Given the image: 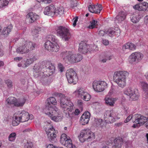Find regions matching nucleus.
I'll list each match as a JSON object with an SVG mask.
<instances>
[{"label": "nucleus", "instance_id": "nucleus-25", "mask_svg": "<svg viewBox=\"0 0 148 148\" xmlns=\"http://www.w3.org/2000/svg\"><path fill=\"white\" fill-rule=\"evenodd\" d=\"M143 17V16L141 14L135 12L134 14L130 17V19L133 23H138Z\"/></svg>", "mask_w": 148, "mask_h": 148}, {"label": "nucleus", "instance_id": "nucleus-16", "mask_svg": "<svg viewBox=\"0 0 148 148\" xmlns=\"http://www.w3.org/2000/svg\"><path fill=\"white\" fill-rule=\"evenodd\" d=\"M45 131L49 140L52 143L56 142V135L54 129L52 127L48 129H46Z\"/></svg>", "mask_w": 148, "mask_h": 148}, {"label": "nucleus", "instance_id": "nucleus-49", "mask_svg": "<svg viewBox=\"0 0 148 148\" xmlns=\"http://www.w3.org/2000/svg\"><path fill=\"white\" fill-rule=\"evenodd\" d=\"M130 98L133 100H137L138 99V96L134 92V93L129 96Z\"/></svg>", "mask_w": 148, "mask_h": 148}, {"label": "nucleus", "instance_id": "nucleus-51", "mask_svg": "<svg viewBox=\"0 0 148 148\" xmlns=\"http://www.w3.org/2000/svg\"><path fill=\"white\" fill-rule=\"evenodd\" d=\"M141 6L142 7L143 10H145L148 8V3L147 2H144L141 4Z\"/></svg>", "mask_w": 148, "mask_h": 148}, {"label": "nucleus", "instance_id": "nucleus-11", "mask_svg": "<svg viewBox=\"0 0 148 148\" xmlns=\"http://www.w3.org/2000/svg\"><path fill=\"white\" fill-rule=\"evenodd\" d=\"M107 84L104 81H94L93 83V88L97 92L103 91L107 87Z\"/></svg>", "mask_w": 148, "mask_h": 148}, {"label": "nucleus", "instance_id": "nucleus-60", "mask_svg": "<svg viewBox=\"0 0 148 148\" xmlns=\"http://www.w3.org/2000/svg\"><path fill=\"white\" fill-rule=\"evenodd\" d=\"M144 22L146 25H148V15H147L145 17Z\"/></svg>", "mask_w": 148, "mask_h": 148}, {"label": "nucleus", "instance_id": "nucleus-27", "mask_svg": "<svg viewBox=\"0 0 148 148\" xmlns=\"http://www.w3.org/2000/svg\"><path fill=\"white\" fill-rule=\"evenodd\" d=\"M24 46L27 47L29 51L34 49L36 46V44L29 40L26 41L25 42Z\"/></svg>", "mask_w": 148, "mask_h": 148}, {"label": "nucleus", "instance_id": "nucleus-3", "mask_svg": "<svg viewBox=\"0 0 148 148\" xmlns=\"http://www.w3.org/2000/svg\"><path fill=\"white\" fill-rule=\"evenodd\" d=\"M54 95L55 96L60 98V106L64 108V111L67 110L72 111L73 104L71 101L70 97L66 96L63 94L58 92H55Z\"/></svg>", "mask_w": 148, "mask_h": 148}, {"label": "nucleus", "instance_id": "nucleus-37", "mask_svg": "<svg viewBox=\"0 0 148 148\" xmlns=\"http://www.w3.org/2000/svg\"><path fill=\"white\" fill-rule=\"evenodd\" d=\"M93 10H95V12H93V13L96 14H99L100 13L101 11L102 10V5L101 4L94 5V7L93 8Z\"/></svg>", "mask_w": 148, "mask_h": 148}, {"label": "nucleus", "instance_id": "nucleus-23", "mask_svg": "<svg viewBox=\"0 0 148 148\" xmlns=\"http://www.w3.org/2000/svg\"><path fill=\"white\" fill-rule=\"evenodd\" d=\"M34 69L33 73L34 77H37L44 75L45 76V74H44L43 72L41 71V69L39 66H35Z\"/></svg>", "mask_w": 148, "mask_h": 148}, {"label": "nucleus", "instance_id": "nucleus-40", "mask_svg": "<svg viewBox=\"0 0 148 148\" xmlns=\"http://www.w3.org/2000/svg\"><path fill=\"white\" fill-rule=\"evenodd\" d=\"M12 122V124L13 126H15L18 125L19 124V123L21 122L19 121L18 116H15Z\"/></svg>", "mask_w": 148, "mask_h": 148}, {"label": "nucleus", "instance_id": "nucleus-58", "mask_svg": "<svg viewBox=\"0 0 148 148\" xmlns=\"http://www.w3.org/2000/svg\"><path fill=\"white\" fill-rule=\"evenodd\" d=\"M78 17L76 16L73 18L74 21L73 23V25L74 27H75L76 25V23L77 21Z\"/></svg>", "mask_w": 148, "mask_h": 148}, {"label": "nucleus", "instance_id": "nucleus-56", "mask_svg": "<svg viewBox=\"0 0 148 148\" xmlns=\"http://www.w3.org/2000/svg\"><path fill=\"white\" fill-rule=\"evenodd\" d=\"M106 34V31L100 30L99 32V34L100 36H103Z\"/></svg>", "mask_w": 148, "mask_h": 148}, {"label": "nucleus", "instance_id": "nucleus-15", "mask_svg": "<svg viewBox=\"0 0 148 148\" xmlns=\"http://www.w3.org/2000/svg\"><path fill=\"white\" fill-rule=\"evenodd\" d=\"M17 116H18L19 121L22 122L27 121L29 119H32L33 118L32 115H30L28 112L24 110L18 113Z\"/></svg>", "mask_w": 148, "mask_h": 148}, {"label": "nucleus", "instance_id": "nucleus-48", "mask_svg": "<svg viewBox=\"0 0 148 148\" xmlns=\"http://www.w3.org/2000/svg\"><path fill=\"white\" fill-rule=\"evenodd\" d=\"M44 79V81L42 82V84L44 85H49L53 81V80L50 77H49L47 79L46 78Z\"/></svg>", "mask_w": 148, "mask_h": 148}, {"label": "nucleus", "instance_id": "nucleus-14", "mask_svg": "<svg viewBox=\"0 0 148 148\" xmlns=\"http://www.w3.org/2000/svg\"><path fill=\"white\" fill-rule=\"evenodd\" d=\"M45 47L48 50L53 52L58 51L60 48L59 46L56 42H45Z\"/></svg>", "mask_w": 148, "mask_h": 148}, {"label": "nucleus", "instance_id": "nucleus-64", "mask_svg": "<svg viewBox=\"0 0 148 148\" xmlns=\"http://www.w3.org/2000/svg\"><path fill=\"white\" fill-rule=\"evenodd\" d=\"M47 148H56V146H54L53 144H49L47 146Z\"/></svg>", "mask_w": 148, "mask_h": 148}, {"label": "nucleus", "instance_id": "nucleus-20", "mask_svg": "<svg viewBox=\"0 0 148 148\" xmlns=\"http://www.w3.org/2000/svg\"><path fill=\"white\" fill-rule=\"evenodd\" d=\"M127 16L125 12L121 11L119 12L118 15L114 18L115 22L120 23L124 20Z\"/></svg>", "mask_w": 148, "mask_h": 148}, {"label": "nucleus", "instance_id": "nucleus-33", "mask_svg": "<svg viewBox=\"0 0 148 148\" xmlns=\"http://www.w3.org/2000/svg\"><path fill=\"white\" fill-rule=\"evenodd\" d=\"M12 29V26L11 25H10L7 27L4 28L2 32V34L4 35H7L9 34Z\"/></svg>", "mask_w": 148, "mask_h": 148}, {"label": "nucleus", "instance_id": "nucleus-6", "mask_svg": "<svg viewBox=\"0 0 148 148\" xmlns=\"http://www.w3.org/2000/svg\"><path fill=\"white\" fill-rule=\"evenodd\" d=\"M57 34L65 41L68 40L71 38V34L68 29L65 27L59 26L57 30Z\"/></svg>", "mask_w": 148, "mask_h": 148}, {"label": "nucleus", "instance_id": "nucleus-42", "mask_svg": "<svg viewBox=\"0 0 148 148\" xmlns=\"http://www.w3.org/2000/svg\"><path fill=\"white\" fill-rule=\"evenodd\" d=\"M36 59L34 57L27 59L24 64V66H23V67H26L28 65L31 64Z\"/></svg>", "mask_w": 148, "mask_h": 148}, {"label": "nucleus", "instance_id": "nucleus-46", "mask_svg": "<svg viewBox=\"0 0 148 148\" xmlns=\"http://www.w3.org/2000/svg\"><path fill=\"white\" fill-rule=\"evenodd\" d=\"M56 39L55 36L53 35H49L47 38V40L46 42H56Z\"/></svg>", "mask_w": 148, "mask_h": 148}, {"label": "nucleus", "instance_id": "nucleus-29", "mask_svg": "<svg viewBox=\"0 0 148 148\" xmlns=\"http://www.w3.org/2000/svg\"><path fill=\"white\" fill-rule=\"evenodd\" d=\"M26 101V99L24 98L16 99L15 106L17 107L22 106L24 105Z\"/></svg>", "mask_w": 148, "mask_h": 148}, {"label": "nucleus", "instance_id": "nucleus-44", "mask_svg": "<svg viewBox=\"0 0 148 148\" xmlns=\"http://www.w3.org/2000/svg\"><path fill=\"white\" fill-rule=\"evenodd\" d=\"M90 24L88 27V28L90 29H92L95 28L97 25V21L94 20H92L90 22Z\"/></svg>", "mask_w": 148, "mask_h": 148}, {"label": "nucleus", "instance_id": "nucleus-47", "mask_svg": "<svg viewBox=\"0 0 148 148\" xmlns=\"http://www.w3.org/2000/svg\"><path fill=\"white\" fill-rule=\"evenodd\" d=\"M45 67L47 68V71L48 70V71H50V73H53V72H54L55 70V67L51 63H49L48 67H47V66H46Z\"/></svg>", "mask_w": 148, "mask_h": 148}, {"label": "nucleus", "instance_id": "nucleus-4", "mask_svg": "<svg viewBox=\"0 0 148 148\" xmlns=\"http://www.w3.org/2000/svg\"><path fill=\"white\" fill-rule=\"evenodd\" d=\"M78 138L80 142L83 143L86 140L88 141L92 140L95 138V135L90 130L87 128L81 132Z\"/></svg>", "mask_w": 148, "mask_h": 148}, {"label": "nucleus", "instance_id": "nucleus-61", "mask_svg": "<svg viewBox=\"0 0 148 148\" xmlns=\"http://www.w3.org/2000/svg\"><path fill=\"white\" fill-rule=\"evenodd\" d=\"M2 46H0V57L2 56L4 54V52L2 48Z\"/></svg>", "mask_w": 148, "mask_h": 148}, {"label": "nucleus", "instance_id": "nucleus-50", "mask_svg": "<svg viewBox=\"0 0 148 148\" xmlns=\"http://www.w3.org/2000/svg\"><path fill=\"white\" fill-rule=\"evenodd\" d=\"M32 146L33 144L30 142L27 141L26 143H25V148H32Z\"/></svg>", "mask_w": 148, "mask_h": 148}, {"label": "nucleus", "instance_id": "nucleus-41", "mask_svg": "<svg viewBox=\"0 0 148 148\" xmlns=\"http://www.w3.org/2000/svg\"><path fill=\"white\" fill-rule=\"evenodd\" d=\"M134 91L133 89L131 87H129L124 91V94L129 97L132 95Z\"/></svg>", "mask_w": 148, "mask_h": 148}, {"label": "nucleus", "instance_id": "nucleus-35", "mask_svg": "<svg viewBox=\"0 0 148 148\" xmlns=\"http://www.w3.org/2000/svg\"><path fill=\"white\" fill-rule=\"evenodd\" d=\"M64 9L62 6L57 8L56 10V8H55V14L56 16H57L58 15H61L64 14Z\"/></svg>", "mask_w": 148, "mask_h": 148}, {"label": "nucleus", "instance_id": "nucleus-18", "mask_svg": "<svg viewBox=\"0 0 148 148\" xmlns=\"http://www.w3.org/2000/svg\"><path fill=\"white\" fill-rule=\"evenodd\" d=\"M143 57V55L141 53L136 52L132 53L129 57L131 62H138L141 60Z\"/></svg>", "mask_w": 148, "mask_h": 148}, {"label": "nucleus", "instance_id": "nucleus-21", "mask_svg": "<svg viewBox=\"0 0 148 148\" xmlns=\"http://www.w3.org/2000/svg\"><path fill=\"white\" fill-rule=\"evenodd\" d=\"M54 10V6L53 5H50L45 8L44 13L45 15L53 16L55 15Z\"/></svg>", "mask_w": 148, "mask_h": 148}, {"label": "nucleus", "instance_id": "nucleus-1", "mask_svg": "<svg viewBox=\"0 0 148 148\" xmlns=\"http://www.w3.org/2000/svg\"><path fill=\"white\" fill-rule=\"evenodd\" d=\"M60 56L65 62L76 63L80 62L82 59V55L73 53L72 52L64 51L60 54Z\"/></svg>", "mask_w": 148, "mask_h": 148}, {"label": "nucleus", "instance_id": "nucleus-31", "mask_svg": "<svg viewBox=\"0 0 148 148\" xmlns=\"http://www.w3.org/2000/svg\"><path fill=\"white\" fill-rule=\"evenodd\" d=\"M105 122L101 119H95V124L97 127H103L105 126Z\"/></svg>", "mask_w": 148, "mask_h": 148}, {"label": "nucleus", "instance_id": "nucleus-53", "mask_svg": "<svg viewBox=\"0 0 148 148\" xmlns=\"http://www.w3.org/2000/svg\"><path fill=\"white\" fill-rule=\"evenodd\" d=\"M133 8L134 9L137 10L138 11L143 10L142 7L140 6L138 4L134 6Z\"/></svg>", "mask_w": 148, "mask_h": 148}, {"label": "nucleus", "instance_id": "nucleus-43", "mask_svg": "<svg viewBox=\"0 0 148 148\" xmlns=\"http://www.w3.org/2000/svg\"><path fill=\"white\" fill-rule=\"evenodd\" d=\"M12 0H0V8H2L6 6L8 4L9 1Z\"/></svg>", "mask_w": 148, "mask_h": 148}, {"label": "nucleus", "instance_id": "nucleus-36", "mask_svg": "<svg viewBox=\"0 0 148 148\" xmlns=\"http://www.w3.org/2000/svg\"><path fill=\"white\" fill-rule=\"evenodd\" d=\"M4 82L6 85L8 89L10 90L13 88V84L11 80L9 79H5L4 80Z\"/></svg>", "mask_w": 148, "mask_h": 148}, {"label": "nucleus", "instance_id": "nucleus-52", "mask_svg": "<svg viewBox=\"0 0 148 148\" xmlns=\"http://www.w3.org/2000/svg\"><path fill=\"white\" fill-rule=\"evenodd\" d=\"M58 66V69L61 72H62L64 71V67L61 63H59Z\"/></svg>", "mask_w": 148, "mask_h": 148}, {"label": "nucleus", "instance_id": "nucleus-22", "mask_svg": "<svg viewBox=\"0 0 148 148\" xmlns=\"http://www.w3.org/2000/svg\"><path fill=\"white\" fill-rule=\"evenodd\" d=\"M120 34V30L119 29H113L112 28H109L106 30V34L111 37L115 35L119 36Z\"/></svg>", "mask_w": 148, "mask_h": 148}, {"label": "nucleus", "instance_id": "nucleus-13", "mask_svg": "<svg viewBox=\"0 0 148 148\" xmlns=\"http://www.w3.org/2000/svg\"><path fill=\"white\" fill-rule=\"evenodd\" d=\"M147 118L139 114H136L133 116V122L140 125H143L147 121Z\"/></svg>", "mask_w": 148, "mask_h": 148}, {"label": "nucleus", "instance_id": "nucleus-63", "mask_svg": "<svg viewBox=\"0 0 148 148\" xmlns=\"http://www.w3.org/2000/svg\"><path fill=\"white\" fill-rule=\"evenodd\" d=\"M113 93V88L111 87V89L110 90V91H109L108 93V95L109 96H111L112 95Z\"/></svg>", "mask_w": 148, "mask_h": 148}, {"label": "nucleus", "instance_id": "nucleus-2", "mask_svg": "<svg viewBox=\"0 0 148 148\" xmlns=\"http://www.w3.org/2000/svg\"><path fill=\"white\" fill-rule=\"evenodd\" d=\"M129 73L126 71H118L114 72L113 78L119 86L123 88L126 85V78Z\"/></svg>", "mask_w": 148, "mask_h": 148}, {"label": "nucleus", "instance_id": "nucleus-17", "mask_svg": "<svg viewBox=\"0 0 148 148\" xmlns=\"http://www.w3.org/2000/svg\"><path fill=\"white\" fill-rule=\"evenodd\" d=\"M58 110L57 112V113H56L55 112L52 113V112H54L51 110H49V111L48 110L46 112H47L46 114L50 117L52 120L57 122L60 121L62 119V116L60 114H58L57 116L55 115L56 114H58Z\"/></svg>", "mask_w": 148, "mask_h": 148}, {"label": "nucleus", "instance_id": "nucleus-8", "mask_svg": "<svg viewBox=\"0 0 148 148\" xmlns=\"http://www.w3.org/2000/svg\"><path fill=\"white\" fill-rule=\"evenodd\" d=\"M66 76L69 83L75 84L78 81V77L75 71L72 69H69L66 72Z\"/></svg>", "mask_w": 148, "mask_h": 148}, {"label": "nucleus", "instance_id": "nucleus-10", "mask_svg": "<svg viewBox=\"0 0 148 148\" xmlns=\"http://www.w3.org/2000/svg\"><path fill=\"white\" fill-rule=\"evenodd\" d=\"M72 140L65 134H62L60 138V143L68 148H76L75 146L72 143Z\"/></svg>", "mask_w": 148, "mask_h": 148}, {"label": "nucleus", "instance_id": "nucleus-45", "mask_svg": "<svg viewBox=\"0 0 148 148\" xmlns=\"http://www.w3.org/2000/svg\"><path fill=\"white\" fill-rule=\"evenodd\" d=\"M16 136V133L12 132L8 136L9 140L10 141H13L15 140Z\"/></svg>", "mask_w": 148, "mask_h": 148}, {"label": "nucleus", "instance_id": "nucleus-55", "mask_svg": "<svg viewBox=\"0 0 148 148\" xmlns=\"http://www.w3.org/2000/svg\"><path fill=\"white\" fill-rule=\"evenodd\" d=\"M94 7V5H89L88 7V9L89 11L90 12H91L93 13V12H95V10H93Z\"/></svg>", "mask_w": 148, "mask_h": 148}, {"label": "nucleus", "instance_id": "nucleus-30", "mask_svg": "<svg viewBox=\"0 0 148 148\" xmlns=\"http://www.w3.org/2000/svg\"><path fill=\"white\" fill-rule=\"evenodd\" d=\"M136 48V46L130 42H128L125 44L123 47V50L129 49L130 50H133L135 49Z\"/></svg>", "mask_w": 148, "mask_h": 148}, {"label": "nucleus", "instance_id": "nucleus-59", "mask_svg": "<svg viewBox=\"0 0 148 148\" xmlns=\"http://www.w3.org/2000/svg\"><path fill=\"white\" fill-rule=\"evenodd\" d=\"M109 41L106 39H103L102 43L105 45H107L109 44Z\"/></svg>", "mask_w": 148, "mask_h": 148}, {"label": "nucleus", "instance_id": "nucleus-7", "mask_svg": "<svg viewBox=\"0 0 148 148\" xmlns=\"http://www.w3.org/2000/svg\"><path fill=\"white\" fill-rule=\"evenodd\" d=\"M73 94L76 97L86 101L89 100L91 98L90 95L83 88H77Z\"/></svg>", "mask_w": 148, "mask_h": 148}, {"label": "nucleus", "instance_id": "nucleus-9", "mask_svg": "<svg viewBox=\"0 0 148 148\" xmlns=\"http://www.w3.org/2000/svg\"><path fill=\"white\" fill-rule=\"evenodd\" d=\"M48 102L46 104L45 108V111L49 110L53 111L54 112L57 113L58 108L55 106H53V105H55L56 104L57 101L56 99L53 97H51L47 99Z\"/></svg>", "mask_w": 148, "mask_h": 148}, {"label": "nucleus", "instance_id": "nucleus-5", "mask_svg": "<svg viewBox=\"0 0 148 148\" xmlns=\"http://www.w3.org/2000/svg\"><path fill=\"white\" fill-rule=\"evenodd\" d=\"M118 113L113 110H107L104 113L103 118L106 123H112L118 119Z\"/></svg>", "mask_w": 148, "mask_h": 148}, {"label": "nucleus", "instance_id": "nucleus-12", "mask_svg": "<svg viewBox=\"0 0 148 148\" xmlns=\"http://www.w3.org/2000/svg\"><path fill=\"white\" fill-rule=\"evenodd\" d=\"M95 47H96L95 46H90L87 45L86 42L82 41L79 44L78 50L80 52L82 53L85 54L88 51H91L93 50V49Z\"/></svg>", "mask_w": 148, "mask_h": 148}, {"label": "nucleus", "instance_id": "nucleus-32", "mask_svg": "<svg viewBox=\"0 0 148 148\" xmlns=\"http://www.w3.org/2000/svg\"><path fill=\"white\" fill-rule=\"evenodd\" d=\"M106 103L107 104L110 106H113L114 103L115 99L114 98L111 97H106L105 98Z\"/></svg>", "mask_w": 148, "mask_h": 148}, {"label": "nucleus", "instance_id": "nucleus-26", "mask_svg": "<svg viewBox=\"0 0 148 148\" xmlns=\"http://www.w3.org/2000/svg\"><path fill=\"white\" fill-rule=\"evenodd\" d=\"M115 145L112 146V148H123V143L122 138L119 137L116 138L114 140Z\"/></svg>", "mask_w": 148, "mask_h": 148}, {"label": "nucleus", "instance_id": "nucleus-38", "mask_svg": "<svg viewBox=\"0 0 148 148\" xmlns=\"http://www.w3.org/2000/svg\"><path fill=\"white\" fill-rule=\"evenodd\" d=\"M41 31V27H36L32 32V34L33 35L37 37L38 36V34H39V32Z\"/></svg>", "mask_w": 148, "mask_h": 148}, {"label": "nucleus", "instance_id": "nucleus-57", "mask_svg": "<svg viewBox=\"0 0 148 148\" xmlns=\"http://www.w3.org/2000/svg\"><path fill=\"white\" fill-rule=\"evenodd\" d=\"M78 17L76 16L73 18L74 21L73 23V25L74 27H75L76 25V23L77 21Z\"/></svg>", "mask_w": 148, "mask_h": 148}, {"label": "nucleus", "instance_id": "nucleus-24", "mask_svg": "<svg viewBox=\"0 0 148 148\" xmlns=\"http://www.w3.org/2000/svg\"><path fill=\"white\" fill-rule=\"evenodd\" d=\"M26 17L29 22L32 23L39 18V16L35 13L30 12L27 14Z\"/></svg>", "mask_w": 148, "mask_h": 148}, {"label": "nucleus", "instance_id": "nucleus-34", "mask_svg": "<svg viewBox=\"0 0 148 148\" xmlns=\"http://www.w3.org/2000/svg\"><path fill=\"white\" fill-rule=\"evenodd\" d=\"M16 101V99L14 97H10L7 99L6 100V103L8 105L14 104L15 106V103Z\"/></svg>", "mask_w": 148, "mask_h": 148}, {"label": "nucleus", "instance_id": "nucleus-28", "mask_svg": "<svg viewBox=\"0 0 148 148\" xmlns=\"http://www.w3.org/2000/svg\"><path fill=\"white\" fill-rule=\"evenodd\" d=\"M16 51L18 53L22 54L27 53L29 52L27 47H25L24 45V46H21L17 48Z\"/></svg>", "mask_w": 148, "mask_h": 148}, {"label": "nucleus", "instance_id": "nucleus-19", "mask_svg": "<svg viewBox=\"0 0 148 148\" xmlns=\"http://www.w3.org/2000/svg\"><path fill=\"white\" fill-rule=\"evenodd\" d=\"M90 114L87 111L84 112L82 116L80 119V122L82 124L84 125L87 124L90 120Z\"/></svg>", "mask_w": 148, "mask_h": 148}, {"label": "nucleus", "instance_id": "nucleus-54", "mask_svg": "<svg viewBox=\"0 0 148 148\" xmlns=\"http://www.w3.org/2000/svg\"><path fill=\"white\" fill-rule=\"evenodd\" d=\"M132 119V121H133V116L130 115L128 116L126 119L124 121V122L125 123H127L131 119Z\"/></svg>", "mask_w": 148, "mask_h": 148}, {"label": "nucleus", "instance_id": "nucleus-62", "mask_svg": "<svg viewBox=\"0 0 148 148\" xmlns=\"http://www.w3.org/2000/svg\"><path fill=\"white\" fill-rule=\"evenodd\" d=\"M77 104L78 106L81 107L83 104L82 100H78L77 101Z\"/></svg>", "mask_w": 148, "mask_h": 148}, {"label": "nucleus", "instance_id": "nucleus-39", "mask_svg": "<svg viewBox=\"0 0 148 148\" xmlns=\"http://www.w3.org/2000/svg\"><path fill=\"white\" fill-rule=\"evenodd\" d=\"M141 85L143 87V89L145 92V95L147 94L148 97V84L145 82H143L141 83Z\"/></svg>", "mask_w": 148, "mask_h": 148}]
</instances>
